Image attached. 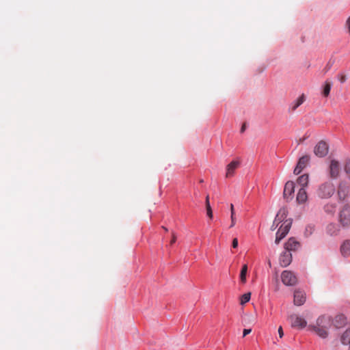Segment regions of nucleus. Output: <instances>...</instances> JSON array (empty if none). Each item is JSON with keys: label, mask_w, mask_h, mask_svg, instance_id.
<instances>
[{"label": "nucleus", "mask_w": 350, "mask_h": 350, "mask_svg": "<svg viewBox=\"0 0 350 350\" xmlns=\"http://www.w3.org/2000/svg\"><path fill=\"white\" fill-rule=\"evenodd\" d=\"M340 165L338 161L332 160L329 165V173L332 178H336L339 174Z\"/></svg>", "instance_id": "16"}, {"label": "nucleus", "mask_w": 350, "mask_h": 350, "mask_svg": "<svg viewBox=\"0 0 350 350\" xmlns=\"http://www.w3.org/2000/svg\"><path fill=\"white\" fill-rule=\"evenodd\" d=\"M289 319L291 321V327L293 328L301 329L307 325L306 321L297 314H291L289 317Z\"/></svg>", "instance_id": "9"}, {"label": "nucleus", "mask_w": 350, "mask_h": 350, "mask_svg": "<svg viewBox=\"0 0 350 350\" xmlns=\"http://www.w3.org/2000/svg\"><path fill=\"white\" fill-rule=\"evenodd\" d=\"M238 239L234 238L232 241V247L234 249L238 247Z\"/></svg>", "instance_id": "35"}, {"label": "nucleus", "mask_w": 350, "mask_h": 350, "mask_svg": "<svg viewBox=\"0 0 350 350\" xmlns=\"http://www.w3.org/2000/svg\"><path fill=\"white\" fill-rule=\"evenodd\" d=\"M306 100L304 94H302L295 102L292 103V105L289 110L294 111L297 107H299Z\"/></svg>", "instance_id": "21"}, {"label": "nucleus", "mask_w": 350, "mask_h": 350, "mask_svg": "<svg viewBox=\"0 0 350 350\" xmlns=\"http://www.w3.org/2000/svg\"><path fill=\"white\" fill-rule=\"evenodd\" d=\"M161 228L165 230V232H168V229H167V228H166L165 226H163Z\"/></svg>", "instance_id": "42"}, {"label": "nucleus", "mask_w": 350, "mask_h": 350, "mask_svg": "<svg viewBox=\"0 0 350 350\" xmlns=\"http://www.w3.org/2000/svg\"><path fill=\"white\" fill-rule=\"evenodd\" d=\"M338 202H344L350 196V186L345 181H341L337 191Z\"/></svg>", "instance_id": "5"}, {"label": "nucleus", "mask_w": 350, "mask_h": 350, "mask_svg": "<svg viewBox=\"0 0 350 350\" xmlns=\"http://www.w3.org/2000/svg\"><path fill=\"white\" fill-rule=\"evenodd\" d=\"M296 200L298 204H304L308 200V194L305 188H300L297 192Z\"/></svg>", "instance_id": "17"}, {"label": "nucleus", "mask_w": 350, "mask_h": 350, "mask_svg": "<svg viewBox=\"0 0 350 350\" xmlns=\"http://www.w3.org/2000/svg\"><path fill=\"white\" fill-rule=\"evenodd\" d=\"M230 219H231V224H230V226L229 228H232L234 226V225L236 224L235 215H231Z\"/></svg>", "instance_id": "34"}, {"label": "nucleus", "mask_w": 350, "mask_h": 350, "mask_svg": "<svg viewBox=\"0 0 350 350\" xmlns=\"http://www.w3.org/2000/svg\"><path fill=\"white\" fill-rule=\"evenodd\" d=\"M250 298H251V293L250 292L244 293L240 297V304L241 305H243V304L249 302V301L250 300Z\"/></svg>", "instance_id": "26"}, {"label": "nucleus", "mask_w": 350, "mask_h": 350, "mask_svg": "<svg viewBox=\"0 0 350 350\" xmlns=\"http://www.w3.org/2000/svg\"><path fill=\"white\" fill-rule=\"evenodd\" d=\"M206 214H207V216L210 218V219H213V211H212V208L211 207V205H210V202H209V196H207L206 197Z\"/></svg>", "instance_id": "25"}, {"label": "nucleus", "mask_w": 350, "mask_h": 350, "mask_svg": "<svg viewBox=\"0 0 350 350\" xmlns=\"http://www.w3.org/2000/svg\"><path fill=\"white\" fill-rule=\"evenodd\" d=\"M240 165L239 161H231L226 167V178H230L234 176L236 169Z\"/></svg>", "instance_id": "15"}, {"label": "nucleus", "mask_w": 350, "mask_h": 350, "mask_svg": "<svg viewBox=\"0 0 350 350\" xmlns=\"http://www.w3.org/2000/svg\"><path fill=\"white\" fill-rule=\"evenodd\" d=\"M247 269H248L247 265L244 264V265H243L241 269L239 277H240V282L243 284H245L247 282L246 276H247Z\"/></svg>", "instance_id": "22"}, {"label": "nucleus", "mask_w": 350, "mask_h": 350, "mask_svg": "<svg viewBox=\"0 0 350 350\" xmlns=\"http://www.w3.org/2000/svg\"><path fill=\"white\" fill-rule=\"evenodd\" d=\"M176 240H177V237H176L175 232H172V239L170 242V245H172L174 243H175Z\"/></svg>", "instance_id": "32"}, {"label": "nucleus", "mask_w": 350, "mask_h": 350, "mask_svg": "<svg viewBox=\"0 0 350 350\" xmlns=\"http://www.w3.org/2000/svg\"><path fill=\"white\" fill-rule=\"evenodd\" d=\"M336 206L335 204H327L324 206V209L326 212H334L336 210Z\"/></svg>", "instance_id": "29"}, {"label": "nucleus", "mask_w": 350, "mask_h": 350, "mask_svg": "<svg viewBox=\"0 0 350 350\" xmlns=\"http://www.w3.org/2000/svg\"><path fill=\"white\" fill-rule=\"evenodd\" d=\"M297 183L301 186V188H305L308 183V175L307 174H304L299 176L297 180Z\"/></svg>", "instance_id": "23"}, {"label": "nucleus", "mask_w": 350, "mask_h": 350, "mask_svg": "<svg viewBox=\"0 0 350 350\" xmlns=\"http://www.w3.org/2000/svg\"><path fill=\"white\" fill-rule=\"evenodd\" d=\"M310 161V157L308 155L302 156L299 158L297 165L301 167L303 170L306 167L308 163Z\"/></svg>", "instance_id": "24"}, {"label": "nucleus", "mask_w": 350, "mask_h": 350, "mask_svg": "<svg viewBox=\"0 0 350 350\" xmlns=\"http://www.w3.org/2000/svg\"><path fill=\"white\" fill-rule=\"evenodd\" d=\"M338 79L341 83H343L346 81V76L342 73H340L338 75Z\"/></svg>", "instance_id": "31"}, {"label": "nucleus", "mask_w": 350, "mask_h": 350, "mask_svg": "<svg viewBox=\"0 0 350 350\" xmlns=\"http://www.w3.org/2000/svg\"><path fill=\"white\" fill-rule=\"evenodd\" d=\"M292 254L290 251L284 250L280 256L279 262L281 267H286L292 262Z\"/></svg>", "instance_id": "11"}, {"label": "nucleus", "mask_w": 350, "mask_h": 350, "mask_svg": "<svg viewBox=\"0 0 350 350\" xmlns=\"http://www.w3.org/2000/svg\"><path fill=\"white\" fill-rule=\"evenodd\" d=\"M338 222L343 228L350 227V204L345 203L338 214Z\"/></svg>", "instance_id": "2"}, {"label": "nucleus", "mask_w": 350, "mask_h": 350, "mask_svg": "<svg viewBox=\"0 0 350 350\" xmlns=\"http://www.w3.org/2000/svg\"><path fill=\"white\" fill-rule=\"evenodd\" d=\"M330 90H331V84L329 82L325 81L324 87H323V90L322 92L323 96L324 97H327L329 95Z\"/></svg>", "instance_id": "27"}, {"label": "nucleus", "mask_w": 350, "mask_h": 350, "mask_svg": "<svg viewBox=\"0 0 350 350\" xmlns=\"http://www.w3.org/2000/svg\"><path fill=\"white\" fill-rule=\"evenodd\" d=\"M230 212L231 215H235L234 205L232 204H230Z\"/></svg>", "instance_id": "41"}, {"label": "nucleus", "mask_w": 350, "mask_h": 350, "mask_svg": "<svg viewBox=\"0 0 350 350\" xmlns=\"http://www.w3.org/2000/svg\"><path fill=\"white\" fill-rule=\"evenodd\" d=\"M295 192V183L293 181L288 180L285 183L283 191V197L286 202L292 200Z\"/></svg>", "instance_id": "7"}, {"label": "nucleus", "mask_w": 350, "mask_h": 350, "mask_svg": "<svg viewBox=\"0 0 350 350\" xmlns=\"http://www.w3.org/2000/svg\"><path fill=\"white\" fill-rule=\"evenodd\" d=\"M278 334L280 338H282L284 335L283 329L282 326H280L278 328Z\"/></svg>", "instance_id": "38"}, {"label": "nucleus", "mask_w": 350, "mask_h": 350, "mask_svg": "<svg viewBox=\"0 0 350 350\" xmlns=\"http://www.w3.org/2000/svg\"><path fill=\"white\" fill-rule=\"evenodd\" d=\"M280 224V223H278V221H275V219H274V221H273V224H272V226H271V229L272 230H274L275 229H276V228H277V227L279 226V224Z\"/></svg>", "instance_id": "36"}, {"label": "nucleus", "mask_w": 350, "mask_h": 350, "mask_svg": "<svg viewBox=\"0 0 350 350\" xmlns=\"http://www.w3.org/2000/svg\"><path fill=\"white\" fill-rule=\"evenodd\" d=\"M344 171L345 172L349 179L350 180V159H346L344 165Z\"/></svg>", "instance_id": "28"}, {"label": "nucleus", "mask_w": 350, "mask_h": 350, "mask_svg": "<svg viewBox=\"0 0 350 350\" xmlns=\"http://www.w3.org/2000/svg\"><path fill=\"white\" fill-rule=\"evenodd\" d=\"M288 215V210L286 206L280 208L275 217V221H278V223H284V221L288 219H287Z\"/></svg>", "instance_id": "14"}, {"label": "nucleus", "mask_w": 350, "mask_h": 350, "mask_svg": "<svg viewBox=\"0 0 350 350\" xmlns=\"http://www.w3.org/2000/svg\"><path fill=\"white\" fill-rule=\"evenodd\" d=\"M335 191L336 189L332 183L325 182L319 187L317 194L321 198H329L333 196Z\"/></svg>", "instance_id": "3"}, {"label": "nucleus", "mask_w": 350, "mask_h": 350, "mask_svg": "<svg viewBox=\"0 0 350 350\" xmlns=\"http://www.w3.org/2000/svg\"><path fill=\"white\" fill-rule=\"evenodd\" d=\"M346 25L347 26V28H348V30H349V32L350 33V16L347 18V21H346Z\"/></svg>", "instance_id": "40"}, {"label": "nucleus", "mask_w": 350, "mask_h": 350, "mask_svg": "<svg viewBox=\"0 0 350 350\" xmlns=\"http://www.w3.org/2000/svg\"><path fill=\"white\" fill-rule=\"evenodd\" d=\"M306 293L300 290L297 289L294 292V304L296 306H302L306 302Z\"/></svg>", "instance_id": "12"}, {"label": "nucleus", "mask_w": 350, "mask_h": 350, "mask_svg": "<svg viewBox=\"0 0 350 350\" xmlns=\"http://www.w3.org/2000/svg\"><path fill=\"white\" fill-rule=\"evenodd\" d=\"M340 341L344 345H349L348 350H350V327L347 329L340 336Z\"/></svg>", "instance_id": "19"}, {"label": "nucleus", "mask_w": 350, "mask_h": 350, "mask_svg": "<svg viewBox=\"0 0 350 350\" xmlns=\"http://www.w3.org/2000/svg\"><path fill=\"white\" fill-rule=\"evenodd\" d=\"M300 246V243L295 237H292L284 243V250L294 252L297 250Z\"/></svg>", "instance_id": "13"}, {"label": "nucleus", "mask_w": 350, "mask_h": 350, "mask_svg": "<svg viewBox=\"0 0 350 350\" xmlns=\"http://www.w3.org/2000/svg\"><path fill=\"white\" fill-rule=\"evenodd\" d=\"M340 252L343 256H350V240L343 241L340 246Z\"/></svg>", "instance_id": "20"}, {"label": "nucleus", "mask_w": 350, "mask_h": 350, "mask_svg": "<svg viewBox=\"0 0 350 350\" xmlns=\"http://www.w3.org/2000/svg\"><path fill=\"white\" fill-rule=\"evenodd\" d=\"M328 152L329 146L323 140L319 142L314 148V152L315 155L319 157H325L328 154Z\"/></svg>", "instance_id": "8"}, {"label": "nucleus", "mask_w": 350, "mask_h": 350, "mask_svg": "<svg viewBox=\"0 0 350 350\" xmlns=\"http://www.w3.org/2000/svg\"><path fill=\"white\" fill-rule=\"evenodd\" d=\"M245 129H246V123H245V122H244V123L242 124V126H241V128L240 132H241V133H243L245 131Z\"/></svg>", "instance_id": "39"}, {"label": "nucleus", "mask_w": 350, "mask_h": 350, "mask_svg": "<svg viewBox=\"0 0 350 350\" xmlns=\"http://www.w3.org/2000/svg\"><path fill=\"white\" fill-rule=\"evenodd\" d=\"M327 233L331 236H336L340 232V228L338 224L335 223H330L326 227Z\"/></svg>", "instance_id": "18"}, {"label": "nucleus", "mask_w": 350, "mask_h": 350, "mask_svg": "<svg viewBox=\"0 0 350 350\" xmlns=\"http://www.w3.org/2000/svg\"><path fill=\"white\" fill-rule=\"evenodd\" d=\"M347 317L342 313L338 314L333 319V325L336 329L342 328L347 325Z\"/></svg>", "instance_id": "10"}, {"label": "nucleus", "mask_w": 350, "mask_h": 350, "mask_svg": "<svg viewBox=\"0 0 350 350\" xmlns=\"http://www.w3.org/2000/svg\"><path fill=\"white\" fill-rule=\"evenodd\" d=\"M303 170V169L299 167V165H296V167H295L294 169V171H293V173L296 175H298L299 174L301 173V172Z\"/></svg>", "instance_id": "33"}, {"label": "nucleus", "mask_w": 350, "mask_h": 350, "mask_svg": "<svg viewBox=\"0 0 350 350\" xmlns=\"http://www.w3.org/2000/svg\"><path fill=\"white\" fill-rule=\"evenodd\" d=\"M293 224V219L288 218V220L284 221V223L279 227L275 236V243L278 244L288 233Z\"/></svg>", "instance_id": "4"}, {"label": "nucleus", "mask_w": 350, "mask_h": 350, "mask_svg": "<svg viewBox=\"0 0 350 350\" xmlns=\"http://www.w3.org/2000/svg\"><path fill=\"white\" fill-rule=\"evenodd\" d=\"M334 61L332 62L331 60H329L327 64H326V66H325L324 69H323V71L325 73H326L327 72H328L331 68L332 67L333 64H334Z\"/></svg>", "instance_id": "30"}, {"label": "nucleus", "mask_w": 350, "mask_h": 350, "mask_svg": "<svg viewBox=\"0 0 350 350\" xmlns=\"http://www.w3.org/2000/svg\"><path fill=\"white\" fill-rule=\"evenodd\" d=\"M252 332V329H244L243 332V336L245 337L247 334H250Z\"/></svg>", "instance_id": "37"}, {"label": "nucleus", "mask_w": 350, "mask_h": 350, "mask_svg": "<svg viewBox=\"0 0 350 350\" xmlns=\"http://www.w3.org/2000/svg\"><path fill=\"white\" fill-rule=\"evenodd\" d=\"M281 280L286 286H294L297 284V279L295 275L288 270L283 271L281 273Z\"/></svg>", "instance_id": "6"}, {"label": "nucleus", "mask_w": 350, "mask_h": 350, "mask_svg": "<svg viewBox=\"0 0 350 350\" xmlns=\"http://www.w3.org/2000/svg\"><path fill=\"white\" fill-rule=\"evenodd\" d=\"M333 325V319L328 315H321L317 319L316 325H310L308 329L322 338L328 336V331Z\"/></svg>", "instance_id": "1"}]
</instances>
